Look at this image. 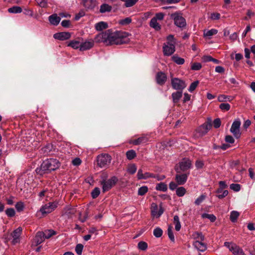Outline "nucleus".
Segmentation results:
<instances>
[{
	"instance_id": "57",
	"label": "nucleus",
	"mask_w": 255,
	"mask_h": 255,
	"mask_svg": "<svg viewBox=\"0 0 255 255\" xmlns=\"http://www.w3.org/2000/svg\"><path fill=\"white\" fill-rule=\"evenodd\" d=\"M198 83L199 82L198 81L192 83L188 88V91L190 92H192L196 88Z\"/></svg>"
},
{
	"instance_id": "46",
	"label": "nucleus",
	"mask_w": 255,
	"mask_h": 255,
	"mask_svg": "<svg viewBox=\"0 0 255 255\" xmlns=\"http://www.w3.org/2000/svg\"><path fill=\"white\" fill-rule=\"evenodd\" d=\"M137 247L138 249L141 251H145L147 249V244L143 241H140L138 243Z\"/></svg>"
},
{
	"instance_id": "59",
	"label": "nucleus",
	"mask_w": 255,
	"mask_h": 255,
	"mask_svg": "<svg viewBox=\"0 0 255 255\" xmlns=\"http://www.w3.org/2000/svg\"><path fill=\"white\" fill-rule=\"evenodd\" d=\"M229 194V192L227 190H222L221 193H218L217 195V197L219 199H222L226 197Z\"/></svg>"
},
{
	"instance_id": "58",
	"label": "nucleus",
	"mask_w": 255,
	"mask_h": 255,
	"mask_svg": "<svg viewBox=\"0 0 255 255\" xmlns=\"http://www.w3.org/2000/svg\"><path fill=\"white\" fill-rule=\"evenodd\" d=\"M15 208L18 212L22 211L24 209V204L22 202H17L15 205Z\"/></svg>"
},
{
	"instance_id": "39",
	"label": "nucleus",
	"mask_w": 255,
	"mask_h": 255,
	"mask_svg": "<svg viewBox=\"0 0 255 255\" xmlns=\"http://www.w3.org/2000/svg\"><path fill=\"white\" fill-rule=\"evenodd\" d=\"M201 216H202V218L208 219L212 222H214L216 220V216L213 214H209L207 213H203Z\"/></svg>"
},
{
	"instance_id": "19",
	"label": "nucleus",
	"mask_w": 255,
	"mask_h": 255,
	"mask_svg": "<svg viewBox=\"0 0 255 255\" xmlns=\"http://www.w3.org/2000/svg\"><path fill=\"white\" fill-rule=\"evenodd\" d=\"M137 177L138 179H146L149 178H155L154 175L149 172H146L143 173L142 169H139L137 174Z\"/></svg>"
},
{
	"instance_id": "9",
	"label": "nucleus",
	"mask_w": 255,
	"mask_h": 255,
	"mask_svg": "<svg viewBox=\"0 0 255 255\" xmlns=\"http://www.w3.org/2000/svg\"><path fill=\"white\" fill-rule=\"evenodd\" d=\"M179 168L175 169L177 173H180V171H185L191 168V161L188 158H184L179 162Z\"/></svg>"
},
{
	"instance_id": "37",
	"label": "nucleus",
	"mask_w": 255,
	"mask_h": 255,
	"mask_svg": "<svg viewBox=\"0 0 255 255\" xmlns=\"http://www.w3.org/2000/svg\"><path fill=\"white\" fill-rule=\"evenodd\" d=\"M137 170V168L134 164H130L127 168V172L130 174H134Z\"/></svg>"
},
{
	"instance_id": "28",
	"label": "nucleus",
	"mask_w": 255,
	"mask_h": 255,
	"mask_svg": "<svg viewBox=\"0 0 255 255\" xmlns=\"http://www.w3.org/2000/svg\"><path fill=\"white\" fill-rule=\"evenodd\" d=\"M182 96V92L181 91H177L174 93H173L172 94V97L173 102L174 103H176L178 102L180 98Z\"/></svg>"
},
{
	"instance_id": "52",
	"label": "nucleus",
	"mask_w": 255,
	"mask_h": 255,
	"mask_svg": "<svg viewBox=\"0 0 255 255\" xmlns=\"http://www.w3.org/2000/svg\"><path fill=\"white\" fill-rule=\"evenodd\" d=\"M100 193V190L98 187H95L91 192V195L93 198H96Z\"/></svg>"
},
{
	"instance_id": "14",
	"label": "nucleus",
	"mask_w": 255,
	"mask_h": 255,
	"mask_svg": "<svg viewBox=\"0 0 255 255\" xmlns=\"http://www.w3.org/2000/svg\"><path fill=\"white\" fill-rule=\"evenodd\" d=\"M211 127V123H205L199 127L197 132L200 136H203L208 132Z\"/></svg>"
},
{
	"instance_id": "17",
	"label": "nucleus",
	"mask_w": 255,
	"mask_h": 255,
	"mask_svg": "<svg viewBox=\"0 0 255 255\" xmlns=\"http://www.w3.org/2000/svg\"><path fill=\"white\" fill-rule=\"evenodd\" d=\"M193 246L198 251L203 252L207 250V245L203 241L196 240L193 242Z\"/></svg>"
},
{
	"instance_id": "48",
	"label": "nucleus",
	"mask_w": 255,
	"mask_h": 255,
	"mask_svg": "<svg viewBox=\"0 0 255 255\" xmlns=\"http://www.w3.org/2000/svg\"><path fill=\"white\" fill-rule=\"evenodd\" d=\"M148 191V187L146 186L140 187L138 190V195L143 196Z\"/></svg>"
},
{
	"instance_id": "41",
	"label": "nucleus",
	"mask_w": 255,
	"mask_h": 255,
	"mask_svg": "<svg viewBox=\"0 0 255 255\" xmlns=\"http://www.w3.org/2000/svg\"><path fill=\"white\" fill-rule=\"evenodd\" d=\"M219 188L217 190L216 192L217 193H221L222 190L228 187L227 184L224 181H221L219 183Z\"/></svg>"
},
{
	"instance_id": "12",
	"label": "nucleus",
	"mask_w": 255,
	"mask_h": 255,
	"mask_svg": "<svg viewBox=\"0 0 255 255\" xmlns=\"http://www.w3.org/2000/svg\"><path fill=\"white\" fill-rule=\"evenodd\" d=\"M175 51V45L172 44L164 43L163 45V53L164 56H169Z\"/></svg>"
},
{
	"instance_id": "27",
	"label": "nucleus",
	"mask_w": 255,
	"mask_h": 255,
	"mask_svg": "<svg viewBox=\"0 0 255 255\" xmlns=\"http://www.w3.org/2000/svg\"><path fill=\"white\" fill-rule=\"evenodd\" d=\"M192 238L196 240H199L201 241H204L205 240V237L201 232H195L192 235Z\"/></svg>"
},
{
	"instance_id": "49",
	"label": "nucleus",
	"mask_w": 255,
	"mask_h": 255,
	"mask_svg": "<svg viewBox=\"0 0 255 255\" xmlns=\"http://www.w3.org/2000/svg\"><path fill=\"white\" fill-rule=\"evenodd\" d=\"M5 214L8 217H13L15 215V211L13 208H9L5 210Z\"/></svg>"
},
{
	"instance_id": "6",
	"label": "nucleus",
	"mask_w": 255,
	"mask_h": 255,
	"mask_svg": "<svg viewBox=\"0 0 255 255\" xmlns=\"http://www.w3.org/2000/svg\"><path fill=\"white\" fill-rule=\"evenodd\" d=\"M224 246L227 247L234 255H246L242 249L233 243L226 242L224 243Z\"/></svg>"
},
{
	"instance_id": "38",
	"label": "nucleus",
	"mask_w": 255,
	"mask_h": 255,
	"mask_svg": "<svg viewBox=\"0 0 255 255\" xmlns=\"http://www.w3.org/2000/svg\"><path fill=\"white\" fill-rule=\"evenodd\" d=\"M186 189L184 187H180L176 189V193L178 197H182L186 193Z\"/></svg>"
},
{
	"instance_id": "16",
	"label": "nucleus",
	"mask_w": 255,
	"mask_h": 255,
	"mask_svg": "<svg viewBox=\"0 0 255 255\" xmlns=\"http://www.w3.org/2000/svg\"><path fill=\"white\" fill-rule=\"evenodd\" d=\"M80 51H83L89 50L94 46V41L92 39L86 40L81 42Z\"/></svg>"
},
{
	"instance_id": "5",
	"label": "nucleus",
	"mask_w": 255,
	"mask_h": 255,
	"mask_svg": "<svg viewBox=\"0 0 255 255\" xmlns=\"http://www.w3.org/2000/svg\"><path fill=\"white\" fill-rule=\"evenodd\" d=\"M58 201H55L52 202H49L42 205L40 208L39 212L43 215L49 214L53 211L58 205Z\"/></svg>"
},
{
	"instance_id": "50",
	"label": "nucleus",
	"mask_w": 255,
	"mask_h": 255,
	"mask_svg": "<svg viewBox=\"0 0 255 255\" xmlns=\"http://www.w3.org/2000/svg\"><path fill=\"white\" fill-rule=\"evenodd\" d=\"M125 2V5L126 7H131L133 6L137 0H121Z\"/></svg>"
},
{
	"instance_id": "64",
	"label": "nucleus",
	"mask_w": 255,
	"mask_h": 255,
	"mask_svg": "<svg viewBox=\"0 0 255 255\" xmlns=\"http://www.w3.org/2000/svg\"><path fill=\"white\" fill-rule=\"evenodd\" d=\"M221 121L219 118L216 119L213 122V126L215 128H219L221 126Z\"/></svg>"
},
{
	"instance_id": "2",
	"label": "nucleus",
	"mask_w": 255,
	"mask_h": 255,
	"mask_svg": "<svg viewBox=\"0 0 255 255\" xmlns=\"http://www.w3.org/2000/svg\"><path fill=\"white\" fill-rule=\"evenodd\" d=\"M60 162L56 159H47L43 161L40 166L35 169L37 174L42 175L43 174L54 171L59 167Z\"/></svg>"
},
{
	"instance_id": "26",
	"label": "nucleus",
	"mask_w": 255,
	"mask_h": 255,
	"mask_svg": "<svg viewBox=\"0 0 255 255\" xmlns=\"http://www.w3.org/2000/svg\"><path fill=\"white\" fill-rule=\"evenodd\" d=\"M172 60L178 65H182L184 63L185 60L183 58L175 54L171 57Z\"/></svg>"
},
{
	"instance_id": "10",
	"label": "nucleus",
	"mask_w": 255,
	"mask_h": 255,
	"mask_svg": "<svg viewBox=\"0 0 255 255\" xmlns=\"http://www.w3.org/2000/svg\"><path fill=\"white\" fill-rule=\"evenodd\" d=\"M164 212V209L161 205L158 207L155 203H153L151 207V214L152 217L159 218Z\"/></svg>"
},
{
	"instance_id": "47",
	"label": "nucleus",
	"mask_w": 255,
	"mask_h": 255,
	"mask_svg": "<svg viewBox=\"0 0 255 255\" xmlns=\"http://www.w3.org/2000/svg\"><path fill=\"white\" fill-rule=\"evenodd\" d=\"M126 156L128 159L131 160L135 157L136 153L134 150H130L127 152Z\"/></svg>"
},
{
	"instance_id": "1",
	"label": "nucleus",
	"mask_w": 255,
	"mask_h": 255,
	"mask_svg": "<svg viewBox=\"0 0 255 255\" xmlns=\"http://www.w3.org/2000/svg\"><path fill=\"white\" fill-rule=\"evenodd\" d=\"M129 33L122 31L113 32L108 29L101 32L95 36V40L97 42H104L107 44H122L129 41Z\"/></svg>"
},
{
	"instance_id": "63",
	"label": "nucleus",
	"mask_w": 255,
	"mask_h": 255,
	"mask_svg": "<svg viewBox=\"0 0 255 255\" xmlns=\"http://www.w3.org/2000/svg\"><path fill=\"white\" fill-rule=\"evenodd\" d=\"M39 6L42 7H44L47 5V1L46 0H35Z\"/></svg>"
},
{
	"instance_id": "18",
	"label": "nucleus",
	"mask_w": 255,
	"mask_h": 255,
	"mask_svg": "<svg viewBox=\"0 0 255 255\" xmlns=\"http://www.w3.org/2000/svg\"><path fill=\"white\" fill-rule=\"evenodd\" d=\"M45 240L43 232H38L37 233L32 243V245L35 246L42 243Z\"/></svg>"
},
{
	"instance_id": "34",
	"label": "nucleus",
	"mask_w": 255,
	"mask_h": 255,
	"mask_svg": "<svg viewBox=\"0 0 255 255\" xmlns=\"http://www.w3.org/2000/svg\"><path fill=\"white\" fill-rule=\"evenodd\" d=\"M155 189L158 191L165 192L167 190V186L164 183L161 182L156 185Z\"/></svg>"
},
{
	"instance_id": "31",
	"label": "nucleus",
	"mask_w": 255,
	"mask_h": 255,
	"mask_svg": "<svg viewBox=\"0 0 255 255\" xmlns=\"http://www.w3.org/2000/svg\"><path fill=\"white\" fill-rule=\"evenodd\" d=\"M149 25L150 27L154 28L156 30H160L161 26L160 24L157 22V20L155 18H152L150 21Z\"/></svg>"
},
{
	"instance_id": "51",
	"label": "nucleus",
	"mask_w": 255,
	"mask_h": 255,
	"mask_svg": "<svg viewBox=\"0 0 255 255\" xmlns=\"http://www.w3.org/2000/svg\"><path fill=\"white\" fill-rule=\"evenodd\" d=\"M176 40L175 38H174V36L173 35H169L167 37V42L165 43V44H172L173 45H175L176 44Z\"/></svg>"
},
{
	"instance_id": "33",
	"label": "nucleus",
	"mask_w": 255,
	"mask_h": 255,
	"mask_svg": "<svg viewBox=\"0 0 255 255\" xmlns=\"http://www.w3.org/2000/svg\"><path fill=\"white\" fill-rule=\"evenodd\" d=\"M8 12L10 13H20L22 12V8L18 6H13L8 9Z\"/></svg>"
},
{
	"instance_id": "30",
	"label": "nucleus",
	"mask_w": 255,
	"mask_h": 255,
	"mask_svg": "<svg viewBox=\"0 0 255 255\" xmlns=\"http://www.w3.org/2000/svg\"><path fill=\"white\" fill-rule=\"evenodd\" d=\"M218 30L216 29H211L210 30H205L204 31V36L206 37L210 38L212 36L216 34Z\"/></svg>"
},
{
	"instance_id": "24",
	"label": "nucleus",
	"mask_w": 255,
	"mask_h": 255,
	"mask_svg": "<svg viewBox=\"0 0 255 255\" xmlns=\"http://www.w3.org/2000/svg\"><path fill=\"white\" fill-rule=\"evenodd\" d=\"M80 45L81 42L79 40L75 39L70 41L67 45L74 49H79L80 50Z\"/></svg>"
},
{
	"instance_id": "29",
	"label": "nucleus",
	"mask_w": 255,
	"mask_h": 255,
	"mask_svg": "<svg viewBox=\"0 0 255 255\" xmlns=\"http://www.w3.org/2000/svg\"><path fill=\"white\" fill-rule=\"evenodd\" d=\"M112 7L111 5L107 3L102 4L100 6V12L102 13L106 12H110L112 10Z\"/></svg>"
},
{
	"instance_id": "22",
	"label": "nucleus",
	"mask_w": 255,
	"mask_h": 255,
	"mask_svg": "<svg viewBox=\"0 0 255 255\" xmlns=\"http://www.w3.org/2000/svg\"><path fill=\"white\" fill-rule=\"evenodd\" d=\"M48 20L52 25L56 26L59 23L61 18L57 14H53L49 16Z\"/></svg>"
},
{
	"instance_id": "61",
	"label": "nucleus",
	"mask_w": 255,
	"mask_h": 255,
	"mask_svg": "<svg viewBox=\"0 0 255 255\" xmlns=\"http://www.w3.org/2000/svg\"><path fill=\"white\" fill-rule=\"evenodd\" d=\"M205 199V196L201 195L198 198H197L195 201V204L197 205H200Z\"/></svg>"
},
{
	"instance_id": "8",
	"label": "nucleus",
	"mask_w": 255,
	"mask_h": 255,
	"mask_svg": "<svg viewBox=\"0 0 255 255\" xmlns=\"http://www.w3.org/2000/svg\"><path fill=\"white\" fill-rule=\"evenodd\" d=\"M241 124L240 119H237L233 123L230 128V131L236 138H239L241 136V132L240 130Z\"/></svg>"
},
{
	"instance_id": "25",
	"label": "nucleus",
	"mask_w": 255,
	"mask_h": 255,
	"mask_svg": "<svg viewBox=\"0 0 255 255\" xmlns=\"http://www.w3.org/2000/svg\"><path fill=\"white\" fill-rule=\"evenodd\" d=\"M84 5L88 9H92L96 5L95 1L94 0H90L89 1L84 0Z\"/></svg>"
},
{
	"instance_id": "45",
	"label": "nucleus",
	"mask_w": 255,
	"mask_h": 255,
	"mask_svg": "<svg viewBox=\"0 0 255 255\" xmlns=\"http://www.w3.org/2000/svg\"><path fill=\"white\" fill-rule=\"evenodd\" d=\"M52 149V145L51 144H47L41 149L42 153L45 154H48Z\"/></svg>"
},
{
	"instance_id": "32",
	"label": "nucleus",
	"mask_w": 255,
	"mask_h": 255,
	"mask_svg": "<svg viewBox=\"0 0 255 255\" xmlns=\"http://www.w3.org/2000/svg\"><path fill=\"white\" fill-rule=\"evenodd\" d=\"M173 222L175 225V229L177 231H180L181 229V223L178 216L175 215L173 217Z\"/></svg>"
},
{
	"instance_id": "53",
	"label": "nucleus",
	"mask_w": 255,
	"mask_h": 255,
	"mask_svg": "<svg viewBox=\"0 0 255 255\" xmlns=\"http://www.w3.org/2000/svg\"><path fill=\"white\" fill-rule=\"evenodd\" d=\"M202 68V65L200 63L195 62L192 64L191 69L194 71L199 70Z\"/></svg>"
},
{
	"instance_id": "55",
	"label": "nucleus",
	"mask_w": 255,
	"mask_h": 255,
	"mask_svg": "<svg viewBox=\"0 0 255 255\" xmlns=\"http://www.w3.org/2000/svg\"><path fill=\"white\" fill-rule=\"evenodd\" d=\"M230 188L235 192H238L241 189V185L239 184L232 183L230 184Z\"/></svg>"
},
{
	"instance_id": "23",
	"label": "nucleus",
	"mask_w": 255,
	"mask_h": 255,
	"mask_svg": "<svg viewBox=\"0 0 255 255\" xmlns=\"http://www.w3.org/2000/svg\"><path fill=\"white\" fill-rule=\"evenodd\" d=\"M108 25L107 22L104 21H100L95 24V28L97 31H102L106 29Z\"/></svg>"
},
{
	"instance_id": "15",
	"label": "nucleus",
	"mask_w": 255,
	"mask_h": 255,
	"mask_svg": "<svg viewBox=\"0 0 255 255\" xmlns=\"http://www.w3.org/2000/svg\"><path fill=\"white\" fill-rule=\"evenodd\" d=\"M71 36V33L69 32H61L55 33L53 37L55 39L63 41L69 39Z\"/></svg>"
},
{
	"instance_id": "42",
	"label": "nucleus",
	"mask_w": 255,
	"mask_h": 255,
	"mask_svg": "<svg viewBox=\"0 0 255 255\" xmlns=\"http://www.w3.org/2000/svg\"><path fill=\"white\" fill-rule=\"evenodd\" d=\"M167 235L171 242H175V238L172 231V227L169 226L167 229Z\"/></svg>"
},
{
	"instance_id": "4",
	"label": "nucleus",
	"mask_w": 255,
	"mask_h": 255,
	"mask_svg": "<svg viewBox=\"0 0 255 255\" xmlns=\"http://www.w3.org/2000/svg\"><path fill=\"white\" fill-rule=\"evenodd\" d=\"M118 181V179L115 176H112L108 180L103 179L100 182L103 191L105 192L110 190L117 183Z\"/></svg>"
},
{
	"instance_id": "20",
	"label": "nucleus",
	"mask_w": 255,
	"mask_h": 255,
	"mask_svg": "<svg viewBox=\"0 0 255 255\" xmlns=\"http://www.w3.org/2000/svg\"><path fill=\"white\" fill-rule=\"evenodd\" d=\"M167 80V76L166 74L162 72H159L156 74V81L158 84L162 85L164 84Z\"/></svg>"
},
{
	"instance_id": "54",
	"label": "nucleus",
	"mask_w": 255,
	"mask_h": 255,
	"mask_svg": "<svg viewBox=\"0 0 255 255\" xmlns=\"http://www.w3.org/2000/svg\"><path fill=\"white\" fill-rule=\"evenodd\" d=\"M219 108L222 111H228L230 109L231 106L228 103H223L220 105Z\"/></svg>"
},
{
	"instance_id": "62",
	"label": "nucleus",
	"mask_w": 255,
	"mask_h": 255,
	"mask_svg": "<svg viewBox=\"0 0 255 255\" xmlns=\"http://www.w3.org/2000/svg\"><path fill=\"white\" fill-rule=\"evenodd\" d=\"M131 22V19L129 17H127L125 19H122L120 23L122 25H127L130 23Z\"/></svg>"
},
{
	"instance_id": "13",
	"label": "nucleus",
	"mask_w": 255,
	"mask_h": 255,
	"mask_svg": "<svg viewBox=\"0 0 255 255\" xmlns=\"http://www.w3.org/2000/svg\"><path fill=\"white\" fill-rule=\"evenodd\" d=\"M76 209L71 206H67L63 210L62 216L65 219H70L76 213Z\"/></svg>"
},
{
	"instance_id": "35",
	"label": "nucleus",
	"mask_w": 255,
	"mask_h": 255,
	"mask_svg": "<svg viewBox=\"0 0 255 255\" xmlns=\"http://www.w3.org/2000/svg\"><path fill=\"white\" fill-rule=\"evenodd\" d=\"M146 141L147 139L145 137H140L136 139L132 140L130 143L134 145H138L141 143L146 142Z\"/></svg>"
},
{
	"instance_id": "60",
	"label": "nucleus",
	"mask_w": 255,
	"mask_h": 255,
	"mask_svg": "<svg viewBox=\"0 0 255 255\" xmlns=\"http://www.w3.org/2000/svg\"><path fill=\"white\" fill-rule=\"evenodd\" d=\"M85 15V12L84 10H81L78 13H77L75 16V20H78L82 17L84 16Z\"/></svg>"
},
{
	"instance_id": "21",
	"label": "nucleus",
	"mask_w": 255,
	"mask_h": 255,
	"mask_svg": "<svg viewBox=\"0 0 255 255\" xmlns=\"http://www.w3.org/2000/svg\"><path fill=\"white\" fill-rule=\"evenodd\" d=\"M189 174H177L175 176V180L178 185H182L187 181Z\"/></svg>"
},
{
	"instance_id": "43",
	"label": "nucleus",
	"mask_w": 255,
	"mask_h": 255,
	"mask_svg": "<svg viewBox=\"0 0 255 255\" xmlns=\"http://www.w3.org/2000/svg\"><path fill=\"white\" fill-rule=\"evenodd\" d=\"M44 237L45 239H49L51 236L55 234V232L54 230H45L44 232H43Z\"/></svg>"
},
{
	"instance_id": "36",
	"label": "nucleus",
	"mask_w": 255,
	"mask_h": 255,
	"mask_svg": "<svg viewBox=\"0 0 255 255\" xmlns=\"http://www.w3.org/2000/svg\"><path fill=\"white\" fill-rule=\"evenodd\" d=\"M153 235L156 238H160L163 234L162 230L159 227H156L153 231Z\"/></svg>"
},
{
	"instance_id": "7",
	"label": "nucleus",
	"mask_w": 255,
	"mask_h": 255,
	"mask_svg": "<svg viewBox=\"0 0 255 255\" xmlns=\"http://www.w3.org/2000/svg\"><path fill=\"white\" fill-rule=\"evenodd\" d=\"M111 161V157L108 154H102L97 157L98 165L101 168L108 166Z\"/></svg>"
},
{
	"instance_id": "44",
	"label": "nucleus",
	"mask_w": 255,
	"mask_h": 255,
	"mask_svg": "<svg viewBox=\"0 0 255 255\" xmlns=\"http://www.w3.org/2000/svg\"><path fill=\"white\" fill-rule=\"evenodd\" d=\"M22 232V228L21 227H18L16 229L13 231L12 233V238H19V237L21 235Z\"/></svg>"
},
{
	"instance_id": "11",
	"label": "nucleus",
	"mask_w": 255,
	"mask_h": 255,
	"mask_svg": "<svg viewBox=\"0 0 255 255\" xmlns=\"http://www.w3.org/2000/svg\"><path fill=\"white\" fill-rule=\"evenodd\" d=\"M172 88L177 90H182L186 87L185 82L179 78H173L171 80Z\"/></svg>"
},
{
	"instance_id": "3",
	"label": "nucleus",
	"mask_w": 255,
	"mask_h": 255,
	"mask_svg": "<svg viewBox=\"0 0 255 255\" xmlns=\"http://www.w3.org/2000/svg\"><path fill=\"white\" fill-rule=\"evenodd\" d=\"M170 18L173 20L174 25L178 28L182 29L187 25L186 20L180 12L176 11L171 14Z\"/></svg>"
},
{
	"instance_id": "56",
	"label": "nucleus",
	"mask_w": 255,
	"mask_h": 255,
	"mask_svg": "<svg viewBox=\"0 0 255 255\" xmlns=\"http://www.w3.org/2000/svg\"><path fill=\"white\" fill-rule=\"evenodd\" d=\"M83 247V246L81 244H79L76 245L75 248V252L78 255H81L82 254Z\"/></svg>"
},
{
	"instance_id": "40",
	"label": "nucleus",
	"mask_w": 255,
	"mask_h": 255,
	"mask_svg": "<svg viewBox=\"0 0 255 255\" xmlns=\"http://www.w3.org/2000/svg\"><path fill=\"white\" fill-rule=\"evenodd\" d=\"M239 216V213L238 212L236 211H233L231 212L230 220L232 222H235L237 221Z\"/></svg>"
}]
</instances>
